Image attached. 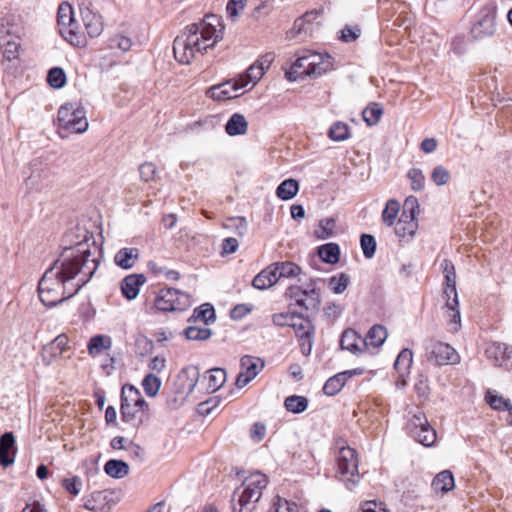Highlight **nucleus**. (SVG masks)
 Wrapping results in <instances>:
<instances>
[{
    "instance_id": "34",
    "label": "nucleus",
    "mask_w": 512,
    "mask_h": 512,
    "mask_svg": "<svg viewBox=\"0 0 512 512\" xmlns=\"http://www.w3.org/2000/svg\"><path fill=\"white\" fill-rule=\"evenodd\" d=\"M274 273L276 274L277 281L280 278H290L298 275L301 268L293 262H276L271 264Z\"/></svg>"
},
{
    "instance_id": "49",
    "label": "nucleus",
    "mask_w": 512,
    "mask_h": 512,
    "mask_svg": "<svg viewBox=\"0 0 512 512\" xmlns=\"http://www.w3.org/2000/svg\"><path fill=\"white\" fill-rule=\"evenodd\" d=\"M264 75L263 67L258 66L256 63L251 65L246 74L239 80L240 85L247 86L250 82L257 83Z\"/></svg>"
},
{
    "instance_id": "2",
    "label": "nucleus",
    "mask_w": 512,
    "mask_h": 512,
    "mask_svg": "<svg viewBox=\"0 0 512 512\" xmlns=\"http://www.w3.org/2000/svg\"><path fill=\"white\" fill-rule=\"evenodd\" d=\"M267 485V476L260 472L253 473L245 478L241 487L233 493L231 500L232 512H252Z\"/></svg>"
},
{
    "instance_id": "59",
    "label": "nucleus",
    "mask_w": 512,
    "mask_h": 512,
    "mask_svg": "<svg viewBox=\"0 0 512 512\" xmlns=\"http://www.w3.org/2000/svg\"><path fill=\"white\" fill-rule=\"evenodd\" d=\"M247 0H229L226 6V12L230 19L238 17L240 11L244 10Z\"/></svg>"
},
{
    "instance_id": "28",
    "label": "nucleus",
    "mask_w": 512,
    "mask_h": 512,
    "mask_svg": "<svg viewBox=\"0 0 512 512\" xmlns=\"http://www.w3.org/2000/svg\"><path fill=\"white\" fill-rule=\"evenodd\" d=\"M139 250L137 248L125 247L120 249L114 256V262L122 269H131L139 259Z\"/></svg>"
},
{
    "instance_id": "3",
    "label": "nucleus",
    "mask_w": 512,
    "mask_h": 512,
    "mask_svg": "<svg viewBox=\"0 0 512 512\" xmlns=\"http://www.w3.org/2000/svg\"><path fill=\"white\" fill-rule=\"evenodd\" d=\"M149 409L139 389L130 384H125L121 390V418L126 423L138 426L143 423Z\"/></svg>"
},
{
    "instance_id": "43",
    "label": "nucleus",
    "mask_w": 512,
    "mask_h": 512,
    "mask_svg": "<svg viewBox=\"0 0 512 512\" xmlns=\"http://www.w3.org/2000/svg\"><path fill=\"white\" fill-rule=\"evenodd\" d=\"M400 210V203L395 199H390L387 201L386 206L382 212V221L387 226H392L395 224V220L398 216Z\"/></svg>"
},
{
    "instance_id": "63",
    "label": "nucleus",
    "mask_w": 512,
    "mask_h": 512,
    "mask_svg": "<svg viewBox=\"0 0 512 512\" xmlns=\"http://www.w3.org/2000/svg\"><path fill=\"white\" fill-rule=\"evenodd\" d=\"M266 434V427L261 422H256L252 425L250 437L253 441L260 442Z\"/></svg>"
},
{
    "instance_id": "44",
    "label": "nucleus",
    "mask_w": 512,
    "mask_h": 512,
    "mask_svg": "<svg viewBox=\"0 0 512 512\" xmlns=\"http://www.w3.org/2000/svg\"><path fill=\"white\" fill-rule=\"evenodd\" d=\"M108 47L112 50H119L121 53L129 51L132 47V40L121 34L114 35L108 40Z\"/></svg>"
},
{
    "instance_id": "55",
    "label": "nucleus",
    "mask_w": 512,
    "mask_h": 512,
    "mask_svg": "<svg viewBox=\"0 0 512 512\" xmlns=\"http://www.w3.org/2000/svg\"><path fill=\"white\" fill-rule=\"evenodd\" d=\"M292 328L296 335L299 336L303 332H314L315 328L312 322L308 319V315L304 317L302 312L299 317L293 322Z\"/></svg>"
},
{
    "instance_id": "51",
    "label": "nucleus",
    "mask_w": 512,
    "mask_h": 512,
    "mask_svg": "<svg viewBox=\"0 0 512 512\" xmlns=\"http://www.w3.org/2000/svg\"><path fill=\"white\" fill-rule=\"evenodd\" d=\"M485 400L490 405V407L494 410H505L512 405L509 400L504 399L502 396L494 394L491 391H488L485 395Z\"/></svg>"
},
{
    "instance_id": "24",
    "label": "nucleus",
    "mask_w": 512,
    "mask_h": 512,
    "mask_svg": "<svg viewBox=\"0 0 512 512\" xmlns=\"http://www.w3.org/2000/svg\"><path fill=\"white\" fill-rule=\"evenodd\" d=\"M82 20L87 34L94 38L102 34L104 24L101 15L86 9L82 13Z\"/></svg>"
},
{
    "instance_id": "26",
    "label": "nucleus",
    "mask_w": 512,
    "mask_h": 512,
    "mask_svg": "<svg viewBox=\"0 0 512 512\" xmlns=\"http://www.w3.org/2000/svg\"><path fill=\"white\" fill-rule=\"evenodd\" d=\"M286 75L290 80L304 78L305 76L314 77V74H312L310 62L305 52L298 56L296 61L292 64L290 71L287 72Z\"/></svg>"
},
{
    "instance_id": "33",
    "label": "nucleus",
    "mask_w": 512,
    "mask_h": 512,
    "mask_svg": "<svg viewBox=\"0 0 512 512\" xmlns=\"http://www.w3.org/2000/svg\"><path fill=\"white\" fill-rule=\"evenodd\" d=\"M275 275L272 266L269 265L254 277L252 286L258 290L267 289L277 283Z\"/></svg>"
},
{
    "instance_id": "41",
    "label": "nucleus",
    "mask_w": 512,
    "mask_h": 512,
    "mask_svg": "<svg viewBox=\"0 0 512 512\" xmlns=\"http://www.w3.org/2000/svg\"><path fill=\"white\" fill-rule=\"evenodd\" d=\"M285 408L292 413L299 414L308 407V399L304 396L291 395L284 401Z\"/></svg>"
},
{
    "instance_id": "8",
    "label": "nucleus",
    "mask_w": 512,
    "mask_h": 512,
    "mask_svg": "<svg viewBox=\"0 0 512 512\" xmlns=\"http://www.w3.org/2000/svg\"><path fill=\"white\" fill-rule=\"evenodd\" d=\"M219 26L220 19L214 14H207L199 23H194V36L200 35L194 41V49L203 51L213 47L222 33L217 29Z\"/></svg>"
},
{
    "instance_id": "19",
    "label": "nucleus",
    "mask_w": 512,
    "mask_h": 512,
    "mask_svg": "<svg viewBox=\"0 0 512 512\" xmlns=\"http://www.w3.org/2000/svg\"><path fill=\"white\" fill-rule=\"evenodd\" d=\"M244 85L239 81H227L207 89L206 94L214 100H226L237 97L236 94Z\"/></svg>"
},
{
    "instance_id": "47",
    "label": "nucleus",
    "mask_w": 512,
    "mask_h": 512,
    "mask_svg": "<svg viewBox=\"0 0 512 512\" xmlns=\"http://www.w3.org/2000/svg\"><path fill=\"white\" fill-rule=\"evenodd\" d=\"M219 404V399L217 397H210L209 399L202 401L197 405L196 411L194 412V422L197 418H202L204 416L209 415L213 409H215Z\"/></svg>"
},
{
    "instance_id": "11",
    "label": "nucleus",
    "mask_w": 512,
    "mask_h": 512,
    "mask_svg": "<svg viewBox=\"0 0 512 512\" xmlns=\"http://www.w3.org/2000/svg\"><path fill=\"white\" fill-rule=\"evenodd\" d=\"M425 349L427 360L435 365L457 364L460 361L457 351L447 343L430 340Z\"/></svg>"
},
{
    "instance_id": "17",
    "label": "nucleus",
    "mask_w": 512,
    "mask_h": 512,
    "mask_svg": "<svg viewBox=\"0 0 512 512\" xmlns=\"http://www.w3.org/2000/svg\"><path fill=\"white\" fill-rule=\"evenodd\" d=\"M486 356L494 361V364L499 367L509 369L512 367V349L506 344L493 342L485 349Z\"/></svg>"
},
{
    "instance_id": "30",
    "label": "nucleus",
    "mask_w": 512,
    "mask_h": 512,
    "mask_svg": "<svg viewBox=\"0 0 512 512\" xmlns=\"http://www.w3.org/2000/svg\"><path fill=\"white\" fill-rule=\"evenodd\" d=\"M248 130V122L240 113H234L225 125V131L230 136L243 135Z\"/></svg>"
},
{
    "instance_id": "52",
    "label": "nucleus",
    "mask_w": 512,
    "mask_h": 512,
    "mask_svg": "<svg viewBox=\"0 0 512 512\" xmlns=\"http://www.w3.org/2000/svg\"><path fill=\"white\" fill-rule=\"evenodd\" d=\"M407 177L411 181V189L413 191H421L424 189L425 176L421 169L411 168L407 173Z\"/></svg>"
},
{
    "instance_id": "46",
    "label": "nucleus",
    "mask_w": 512,
    "mask_h": 512,
    "mask_svg": "<svg viewBox=\"0 0 512 512\" xmlns=\"http://www.w3.org/2000/svg\"><path fill=\"white\" fill-rule=\"evenodd\" d=\"M349 282L350 277L346 273H340L332 276L328 285L335 294H341L347 289Z\"/></svg>"
},
{
    "instance_id": "9",
    "label": "nucleus",
    "mask_w": 512,
    "mask_h": 512,
    "mask_svg": "<svg viewBox=\"0 0 512 512\" xmlns=\"http://www.w3.org/2000/svg\"><path fill=\"white\" fill-rule=\"evenodd\" d=\"M315 285L316 280L311 279L310 284L304 289L299 286H290L286 296L295 301V305L301 309V312H317L321 298Z\"/></svg>"
},
{
    "instance_id": "4",
    "label": "nucleus",
    "mask_w": 512,
    "mask_h": 512,
    "mask_svg": "<svg viewBox=\"0 0 512 512\" xmlns=\"http://www.w3.org/2000/svg\"><path fill=\"white\" fill-rule=\"evenodd\" d=\"M58 131L61 138L71 133H84L88 129L85 108L79 103H65L58 110Z\"/></svg>"
},
{
    "instance_id": "54",
    "label": "nucleus",
    "mask_w": 512,
    "mask_h": 512,
    "mask_svg": "<svg viewBox=\"0 0 512 512\" xmlns=\"http://www.w3.org/2000/svg\"><path fill=\"white\" fill-rule=\"evenodd\" d=\"M361 248L364 256L371 259L376 251V240L370 234H362L360 238Z\"/></svg>"
},
{
    "instance_id": "64",
    "label": "nucleus",
    "mask_w": 512,
    "mask_h": 512,
    "mask_svg": "<svg viewBox=\"0 0 512 512\" xmlns=\"http://www.w3.org/2000/svg\"><path fill=\"white\" fill-rule=\"evenodd\" d=\"M239 243L236 238L229 237L222 242V255L235 253L238 249Z\"/></svg>"
},
{
    "instance_id": "40",
    "label": "nucleus",
    "mask_w": 512,
    "mask_h": 512,
    "mask_svg": "<svg viewBox=\"0 0 512 512\" xmlns=\"http://www.w3.org/2000/svg\"><path fill=\"white\" fill-rule=\"evenodd\" d=\"M335 228L336 219L334 217H328L319 221L318 228L314 233L318 239L325 240L335 235Z\"/></svg>"
},
{
    "instance_id": "5",
    "label": "nucleus",
    "mask_w": 512,
    "mask_h": 512,
    "mask_svg": "<svg viewBox=\"0 0 512 512\" xmlns=\"http://www.w3.org/2000/svg\"><path fill=\"white\" fill-rule=\"evenodd\" d=\"M442 273L445 279V288L443 291L444 298L446 299V308L450 312V324L454 331H458L460 328V311H459V300L456 290V271L454 264L444 259L441 263Z\"/></svg>"
},
{
    "instance_id": "61",
    "label": "nucleus",
    "mask_w": 512,
    "mask_h": 512,
    "mask_svg": "<svg viewBox=\"0 0 512 512\" xmlns=\"http://www.w3.org/2000/svg\"><path fill=\"white\" fill-rule=\"evenodd\" d=\"M156 166L152 162H145L139 167L140 177L143 181H153L156 177Z\"/></svg>"
},
{
    "instance_id": "6",
    "label": "nucleus",
    "mask_w": 512,
    "mask_h": 512,
    "mask_svg": "<svg viewBox=\"0 0 512 512\" xmlns=\"http://www.w3.org/2000/svg\"><path fill=\"white\" fill-rule=\"evenodd\" d=\"M57 21L61 35L72 45L84 47L86 37L75 19L73 8L68 3H62L57 12Z\"/></svg>"
},
{
    "instance_id": "42",
    "label": "nucleus",
    "mask_w": 512,
    "mask_h": 512,
    "mask_svg": "<svg viewBox=\"0 0 512 512\" xmlns=\"http://www.w3.org/2000/svg\"><path fill=\"white\" fill-rule=\"evenodd\" d=\"M383 115V109L378 103L368 105L362 112L364 121L368 126L376 125Z\"/></svg>"
},
{
    "instance_id": "22",
    "label": "nucleus",
    "mask_w": 512,
    "mask_h": 512,
    "mask_svg": "<svg viewBox=\"0 0 512 512\" xmlns=\"http://www.w3.org/2000/svg\"><path fill=\"white\" fill-rule=\"evenodd\" d=\"M146 282V277L143 274H130L121 281V292L123 296L132 300L135 299L140 287Z\"/></svg>"
},
{
    "instance_id": "62",
    "label": "nucleus",
    "mask_w": 512,
    "mask_h": 512,
    "mask_svg": "<svg viewBox=\"0 0 512 512\" xmlns=\"http://www.w3.org/2000/svg\"><path fill=\"white\" fill-rule=\"evenodd\" d=\"M417 224H404L402 222H397L395 226V233L397 236L403 238L405 236H414Z\"/></svg>"
},
{
    "instance_id": "53",
    "label": "nucleus",
    "mask_w": 512,
    "mask_h": 512,
    "mask_svg": "<svg viewBox=\"0 0 512 512\" xmlns=\"http://www.w3.org/2000/svg\"><path fill=\"white\" fill-rule=\"evenodd\" d=\"M431 181L437 186L446 185L451 178L450 172L442 165H437L431 172Z\"/></svg>"
},
{
    "instance_id": "29",
    "label": "nucleus",
    "mask_w": 512,
    "mask_h": 512,
    "mask_svg": "<svg viewBox=\"0 0 512 512\" xmlns=\"http://www.w3.org/2000/svg\"><path fill=\"white\" fill-rule=\"evenodd\" d=\"M387 330L382 325H374L367 332L366 337L363 339V347L365 350L372 346L374 348H379L383 345L387 338Z\"/></svg>"
},
{
    "instance_id": "1",
    "label": "nucleus",
    "mask_w": 512,
    "mask_h": 512,
    "mask_svg": "<svg viewBox=\"0 0 512 512\" xmlns=\"http://www.w3.org/2000/svg\"><path fill=\"white\" fill-rule=\"evenodd\" d=\"M99 259V248L85 232L81 240L65 247L61 257L45 271L38 284L41 302L54 307L73 297L92 278Z\"/></svg>"
},
{
    "instance_id": "37",
    "label": "nucleus",
    "mask_w": 512,
    "mask_h": 512,
    "mask_svg": "<svg viewBox=\"0 0 512 512\" xmlns=\"http://www.w3.org/2000/svg\"><path fill=\"white\" fill-rule=\"evenodd\" d=\"M412 363H413L412 351L408 348H404L398 354V356L395 360V363H394V368L398 371L399 376L402 377L406 373L409 372V369L411 368Z\"/></svg>"
},
{
    "instance_id": "16",
    "label": "nucleus",
    "mask_w": 512,
    "mask_h": 512,
    "mask_svg": "<svg viewBox=\"0 0 512 512\" xmlns=\"http://www.w3.org/2000/svg\"><path fill=\"white\" fill-rule=\"evenodd\" d=\"M192 28L187 26L184 32L174 40L173 52L175 59L181 64H190L192 59Z\"/></svg>"
},
{
    "instance_id": "48",
    "label": "nucleus",
    "mask_w": 512,
    "mask_h": 512,
    "mask_svg": "<svg viewBox=\"0 0 512 512\" xmlns=\"http://www.w3.org/2000/svg\"><path fill=\"white\" fill-rule=\"evenodd\" d=\"M329 137L333 141H344L349 138V126L343 122L334 123L329 129Z\"/></svg>"
},
{
    "instance_id": "23",
    "label": "nucleus",
    "mask_w": 512,
    "mask_h": 512,
    "mask_svg": "<svg viewBox=\"0 0 512 512\" xmlns=\"http://www.w3.org/2000/svg\"><path fill=\"white\" fill-rule=\"evenodd\" d=\"M0 40L3 45L4 57L9 61L18 58L20 49L18 37H12L10 35V30L5 29L4 24H2L0 28Z\"/></svg>"
},
{
    "instance_id": "13",
    "label": "nucleus",
    "mask_w": 512,
    "mask_h": 512,
    "mask_svg": "<svg viewBox=\"0 0 512 512\" xmlns=\"http://www.w3.org/2000/svg\"><path fill=\"white\" fill-rule=\"evenodd\" d=\"M240 366L241 371L236 377L235 385L243 388L263 370L265 363L259 357L245 355L240 360Z\"/></svg>"
},
{
    "instance_id": "56",
    "label": "nucleus",
    "mask_w": 512,
    "mask_h": 512,
    "mask_svg": "<svg viewBox=\"0 0 512 512\" xmlns=\"http://www.w3.org/2000/svg\"><path fill=\"white\" fill-rule=\"evenodd\" d=\"M313 335L314 332H303L298 337L301 353L304 356H309L313 346Z\"/></svg>"
},
{
    "instance_id": "25",
    "label": "nucleus",
    "mask_w": 512,
    "mask_h": 512,
    "mask_svg": "<svg viewBox=\"0 0 512 512\" xmlns=\"http://www.w3.org/2000/svg\"><path fill=\"white\" fill-rule=\"evenodd\" d=\"M358 374L356 370H348L330 377L323 386V392L328 396H334L344 387L347 379Z\"/></svg>"
},
{
    "instance_id": "10",
    "label": "nucleus",
    "mask_w": 512,
    "mask_h": 512,
    "mask_svg": "<svg viewBox=\"0 0 512 512\" xmlns=\"http://www.w3.org/2000/svg\"><path fill=\"white\" fill-rule=\"evenodd\" d=\"M406 429L411 437L426 447L432 446L436 441V431L421 411H417L409 418Z\"/></svg>"
},
{
    "instance_id": "38",
    "label": "nucleus",
    "mask_w": 512,
    "mask_h": 512,
    "mask_svg": "<svg viewBox=\"0 0 512 512\" xmlns=\"http://www.w3.org/2000/svg\"><path fill=\"white\" fill-rule=\"evenodd\" d=\"M87 347L89 354L94 357L111 348V339L104 335H96L90 339Z\"/></svg>"
},
{
    "instance_id": "50",
    "label": "nucleus",
    "mask_w": 512,
    "mask_h": 512,
    "mask_svg": "<svg viewBox=\"0 0 512 512\" xmlns=\"http://www.w3.org/2000/svg\"><path fill=\"white\" fill-rule=\"evenodd\" d=\"M47 81L53 88H62L66 83V74L63 69L54 67L48 72Z\"/></svg>"
},
{
    "instance_id": "57",
    "label": "nucleus",
    "mask_w": 512,
    "mask_h": 512,
    "mask_svg": "<svg viewBox=\"0 0 512 512\" xmlns=\"http://www.w3.org/2000/svg\"><path fill=\"white\" fill-rule=\"evenodd\" d=\"M273 509V512H300V508L295 502H289L280 497H277L274 502Z\"/></svg>"
},
{
    "instance_id": "60",
    "label": "nucleus",
    "mask_w": 512,
    "mask_h": 512,
    "mask_svg": "<svg viewBox=\"0 0 512 512\" xmlns=\"http://www.w3.org/2000/svg\"><path fill=\"white\" fill-rule=\"evenodd\" d=\"M62 486L72 495H78L82 486V480L78 476L63 479Z\"/></svg>"
},
{
    "instance_id": "14",
    "label": "nucleus",
    "mask_w": 512,
    "mask_h": 512,
    "mask_svg": "<svg viewBox=\"0 0 512 512\" xmlns=\"http://www.w3.org/2000/svg\"><path fill=\"white\" fill-rule=\"evenodd\" d=\"M496 10L492 7H484L479 18L471 28L473 38L480 40L490 37L495 33Z\"/></svg>"
},
{
    "instance_id": "39",
    "label": "nucleus",
    "mask_w": 512,
    "mask_h": 512,
    "mask_svg": "<svg viewBox=\"0 0 512 512\" xmlns=\"http://www.w3.org/2000/svg\"><path fill=\"white\" fill-rule=\"evenodd\" d=\"M299 190L298 181L295 179L284 180L276 189V195L282 200L292 199Z\"/></svg>"
},
{
    "instance_id": "20",
    "label": "nucleus",
    "mask_w": 512,
    "mask_h": 512,
    "mask_svg": "<svg viewBox=\"0 0 512 512\" xmlns=\"http://www.w3.org/2000/svg\"><path fill=\"white\" fill-rule=\"evenodd\" d=\"M15 437L12 432H6L0 437V465L8 467L15 461Z\"/></svg>"
},
{
    "instance_id": "27",
    "label": "nucleus",
    "mask_w": 512,
    "mask_h": 512,
    "mask_svg": "<svg viewBox=\"0 0 512 512\" xmlns=\"http://www.w3.org/2000/svg\"><path fill=\"white\" fill-rule=\"evenodd\" d=\"M305 53L310 62L314 77L320 76L332 68L331 57L329 55L326 54L323 56L322 54L311 51H305Z\"/></svg>"
},
{
    "instance_id": "7",
    "label": "nucleus",
    "mask_w": 512,
    "mask_h": 512,
    "mask_svg": "<svg viewBox=\"0 0 512 512\" xmlns=\"http://www.w3.org/2000/svg\"><path fill=\"white\" fill-rule=\"evenodd\" d=\"M336 477L352 490L360 480L357 454L351 447L340 448L337 455Z\"/></svg>"
},
{
    "instance_id": "32",
    "label": "nucleus",
    "mask_w": 512,
    "mask_h": 512,
    "mask_svg": "<svg viewBox=\"0 0 512 512\" xmlns=\"http://www.w3.org/2000/svg\"><path fill=\"white\" fill-rule=\"evenodd\" d=\"M216 312L211 303H204L197 308H194V324L202 322L206 326L215 323Z\"/></svg>"
},
{
    "instance_id": "31",
    "label": "nucleus",
    "mask_w": 512,
    "mask_h": 512,
    "mask_svg": "<svg viewBox=\"0 0 512 512\" xmlns=\"http://www.w3.org/2000/svg\"><path fill=\"white\" fill-rule=\"evenodd\" d=\"M454 486V477L452 472L449 470L441 471L432 481V488L435 492L447 493L452 490Z\"/></svg>"
},
{
    "instance_id": "18",
    "label": "nucleus",
    "mask_w": 512,
    "mask_h": 512,
    "mask_svg": "<svg viewBox=\"0 0 512 512\" xmlns=\"http://www.w3.org/2000/svg\"><path fill=\"white\" fill-rule=\"evenodd\" d=\"M226 376V371L222 368L210 369L205 375L194 381V387L200 385L208 392H216L226 382Z\"/></svg>"
},
{
    "instance_id": "58",
    "label": "nucleus",
    "mask_w": 512,
    "mask_h": 512,
    "mask_svg": "<svg viewBox=\"0 0 512 512\" xmlns=\"http://www.w3.org/2000/svg\"><path fill=\"white\" fill-rule=\"evenodd\" d=\"M137 352L144 356L152 352L154 343L145 335H139L135 340Z\"/></svg>"
},
{
    "instance_id": "21",
    "label": "nucleus",
    "mask_w": 512,
    "mask_h": 512,
    "mask_svg": "<svg viewBox=\"0 0 512 512\" xmlns=\"http://www.w3.org/2000/svg\"><path fill=\"white\" fill-rule=\"evenodd\" d=\"M341 349L360 355L365 351L363 338L353 329H346L340 339Z\"/></svg>"
},
{
    "instance_id": "36",
    "label": "nucleus",
    "mask_w": 512,
    "mask_h": 512,
    "mask_svg": "<svg viewBox=\"0 0 512 512\" xmlns=\"http://www.w3.org/2000/svg\"><path fill=\"white\" fill-rule=\"evenodd\" d=\"M319 257L328 264H336L340 260V248L336 243H326L318 248Z\"/></svg>"
},
{
    "instance_id": "35",
    "label": "nucleus",
    "mask_w": 512,
    "mask_h": 512,
    "mask_svg": "<svg viewBox=\"0 0 512 512\" xmlns=\"http://www.w3.org/2000/svg\"><path fill=\"white\" fill-rule=\"evenodd\" d=\"M104 471L112 478H123L129 473V466L122 460L111 459L104 465Z\"/></svg>"
},
{
    "instance_id": "15",
    "label": "nucleus",
    "mask_w": 512,
    "mask_h": 512,
    "mask_svg": "<svg viewBox=\"0 0 512 512\" xmlns=\"http://www.w3.org/2000/svg\"><path fill=\"white\" fill-rule=\"evenodd\" d=\"M69 338L65 334L58 335L53 341L42 348L41 360L45 366L51 365L57 358L70 351Z\"/></svg>"
},
{
    "instance_id": "12",
    "label": "nucleus",
    "mask_w": 512,
    "mask_h": 512,
    "mask_svg": "<svg viewBox=\"0 0 512 512\" xmlns=\"http://www.w3.org/2000/svg\"><path fill=\"white\" fill-rule=\"evenodd\" d=\"M189 296L176 289L160 290L155 299V307L159 311L183 310L189 305Z\"/></svg>"
},
{
    "instance_id": "45",
    "label": "nucleus",
    "mask_w": 512,
    "mask_h": 512,
    "mask_svg": "<svg viewBox=\"0 0 512 512\" xmlns=\"http://www.w3.org/2000/svg\"><path fill=\"white\" fill-rule=\"evenodd\" d=\"M142 387L147 396L154 397L160 390L161 380L154 374L150 373L142 380Z\"/></svg>"
}]
</instances>
